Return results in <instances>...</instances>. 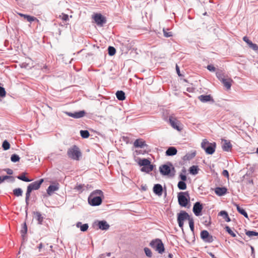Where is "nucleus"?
Listing matches in <instances>:
<instances>
[{
  "mask_svg": "<svg viewBox=\"0 0 258 258\" xmlns=\"http://www.w3.org/2000/svg\"><path fill=\"white\" fill-rule=\"evenodd\" d=\"M103 199V191L100 189H96L90 194L88 198V202L91 206H98L102 204Z\"/></svg>",
  "mask_w": 258,
  "mask_h": 258,
  "instance_id": "nucleus-1",
  "label": "nucleus"
},
{
  "mask_svg": "<svg viewBox=\"0 0 258 258\" xmlns=\"http://www.w3.org/2000/svg\"><path fill=\"white\" fill-rule=\"evenodd\" d=\"M159 171L162 175H168L171 177H173L175 173V168L170 162H168L166 164L160 166Z\"/></svg>",
  "mask_w": 258,
  "mask_h": 258,
  "instance_id": "nucleus-2",
  "label": "nucleus"
},
{
  "mask_svg": "<svg viewBox=\"0 0 258 258\" xmlns=\"http://www.w3.org/2000/svg\"><path fill=\"white\" fill-rule=\"evenodd\" d=\"M216 144L215 142L210 143L207 139L203 140L201 147L207 154L212 155L215 151Z\"/></svg>",
  "mask_w": 258,
  "mask_h": 258,
  "instance_id": "nucleus-3",
  "label": "nucleus"
},
{
  "mask_svg": "<svg viewBox=\"0 0 258 258\" xmlns=\"http://www.w3.org/2000/svg\"><path fill=\"white\" fill-rule=\"evenodd\" d=\"M179 205L182 207H186L190 201L189 194L188 191H180L177 195Z\"/></svg>",
  "mask_w": 258,
  "mask_h": 258,
  "instance_id": "nucleus-4",
  "label": "nucleus"
},
{
  "mask_svg": "<svg viewBox=\"0 0 258 258\" xmlns=\"http://www.w3.org/2000/svg\"><path fill=\"white\" fill-rule=\"evenodd\" d=\"M150 245L160 254H162L164 252V245L160 239L152 240L150 243Z\"/></svg>",
  "mask_w": 258,
  "mask_h": 258,
  "instance_id": "nucleus-5",
  "label": "nucleus"
},
{
  "mask_svg": "<svg viewBox=\"0 0 258 258\" xmlns=\"http://www.w3.org/2000/svg\"><path fill=\"white\" fill-rule=\"evenodd\" d=\"M68 156L72 159L78 160L82 156V153L79 148L76 145L68 149L67 152Z\"/></svg>",
  "mask_w": 258,
  "mask_h": 258,
  "instance_id": "nucleus-6",
  "label": "nucleus"
},
{
  "mask_svg": "<svg viewBox=\"0 0 258 258\" xmlns=\"http://www.w3.org/2000/svg\"><path fill=\"white\" fill-rule=\"evenodd\" d=\"M190 218H191L190 217L189 215L186 212L184 211H181L177 214V220L179 227L182 229H183L184 221L185 220H189V219H190Z\"/></svg>",
  "mask_w": 258,
  "mask_h": 258,
  "instance_id": "nucleus-7",
  "label": "nucleus"
},
{
  "mask_svg": "<svg viewBox=\"0 0 258 258\" xmlns=\"http://www.w3.org/2000/svg\"><path fill=\"white\" fill-rule=\"evenodd\" d=\"M201 239L205 242H212L215 237L210 235L209 232L206 230H202L200 234Z\"/></svg>",
  "mask_w": 258,
  "mask_h": 258,
  "instance_id": "nucleus-8",
  "label": "nucleus"
},
{
  "mask_svg": "<svg viewBox=\"0 0 258 258\" xmlns=\"http://www.w3.org/2000/svg\"><path fill=\"white\" fill-rule=\"evenodd\" d=\"M94 20L97 25L102 26L106 23V19L105 17L101 14H96L93 16Z\"/></svg>",
  "mask_w": 258,
  "mask_h": 258,
  "instance_id": "nucleus-9",
  "label": "nucleus"
},
{
  "mask_svg": "<svg viewBox=\"0 0 258 258\" xmlns=\"http://www.w3.org/2000/svg\"><path fill=\"white\" fill-rule=\"evenodd\" d=\"M203 209V205L200 202H197L194 205L192 211L196 216H199L202 214Z\"/></svg>",
  "mask_w": 258,
  "mask_h": 258,
  "instance_id": "nucleus-10",
  "label": "nucleus"
},
{
  "mask_svg": "<svg viewBox=\"0 0 258 258\" xmlns=\"http://www.w3.org/2000/svg\"><path fill=\"white\" fill-rule=\"evenodd\" d=\"M44 182V179L41 178L38 180L35 181L30 184H29L27 187L31 190H37L40 187L42 183Z\"/></svg>",
  "mask_w": 258,
  "mask_h": 258,
  "instance_id": "nucleus-11",
  "label": "nucleus"
},
{
  "mask_svg": "<svg viewBox=\"0 0 258 258\" xmlns=\"http://www.w3.org/2000/svg\"><path fill=\"white\" fill-rule=\"evenodd\" d=\"M174 129L177 131H180L181 128L178 125V121L177 119L172 116H170L168 120H167Z\"/></svg>",
  "mask_w": 258,
  "mask_h": 258,
  "instance_id": "nucleus-12",
  "label": "nucleus"
},
{
  "mask_svg": "<svg viewBox=\"0 0 258 258\" xmlns=\"http://www.w3.org/2000/svg\"><path fill=\"white\" fill-rule=\"evenodd\" d=\"M66 113L69 116L74 118H80L85 116L86 112L84 110H81L74 113L70 112H66Z\"/></svg>",
  "mask_w": 258,
  "mask_h": 258,
  "instance_id": "nucleus-13",
  "label": "nucleus"
},
{
  "mask_svg": "<svg viewBox=\"0 0 258 258\" xmlns=\"http://www.w3.org/2000/svg\"><path fill=\"white\" fill-rule=\"evenodd\" d=\"M222 149L223 151L226 152L230 151L232 149V145L230 141L223 139L222 140Z\"/></svg>",
  "mask_w": 258,
  "mask_h": 258,
  "instance_id": "nucleus-14",
  "label": "nucleus"
},
{
  "mask_svg": "<svg viewBox=\"0 0 258 258\" xmlns=\"http://www.w3.org/2000/svg\"><path fill=\"white\" fill-rule=\"evenodd\" d=\"M153 190L154 193L158 196H161L163 194V187L159 183L155 184L154 185Z\"/></svg>",
  "mask_w": 258,
  "mask_h": 258,
  "instance_id": "nucleus-15",
  "label": "nucleus"
},
{
  "mask_svg": "<svg viewBox=\"0 0 258 258\" xmlns=\"http://www.w3.org/2000/svg\"><path fill=\"white\" fill-rule=\"evenodd\" d=\"M27 226L26 223L25 222L23 224L22 226V229L21 230V234L22 238V240L23 242L27 241V238L26 236V234L27 233Z\"/></svg>",
  "mask_w": 258,
  "mask_h": 258,
  "instance_id": "nucleus-16",
  "label": "nucleus"
},
{
  "mask_svg": "<svg viewBox=\"0 0 258 258\" xmlns=\"http://www.w3.org/2000/svg\"><path fill=\"white\" fill-rule=\"evenodd\" d=\"M214 191L217 195L223 196L226 194L227 189L225 187H217L215 188Z\"/></svg>",
  "mask_w": 258,
  "mask_h": 258,
  "instance_id": "nucleus-17",
  "label": "nucleus"
},
{
  "mask_svg": "<svg viewBox=\"0 0 258 258\" xmlns=\"http://www.w3.org/2000/svg\"><path fill=\"white\" fill-rule=\"evenodd\" d=\"M243 40L245 41L249 46L250 48L254 51L258 50V45L255 43H253L251 41L248 39L246 36L243 37Z\"/></svg>",
  "mask_w": 258,
  "mask_h": 258,
  "instance_id": "nucleus-18",
  "label": "nucleus"
},
{
  "mask_svg": "<svg viewBox=\"0 0 258 258\" xmlns=\"http://www.w3.org/2000/svg\"><path fill=\"white\" fill-rule=\"evenodd\" d=\"M97 226L100 229L102 230H107L110 227L109 225L105 220L98 221Z\"/></svg>",
  "mask_w": 258,
  "mask_h": 258,
  "instance_id": "nucleus-19",
  "label": "nucleus"
},
{
  "mask_svg": "<svg viewBox=\"0 0 258 258\" xmlns=\"http://www.w3.org/2000/svg\"><path fill=\"white\" fill-rule=\"evenodd\" d=\"M199 99L202 102H207L209 101L214 102V99L212 98L210 95H201L198 97Z\"/></svg>",
  "mask_w": 258,
  "mask_h": 258,
  "instance_id": "nucleus-20",
  "label": "nucleus"
},
{
  "mask_svg": "<svg viewBox=\"0 0 258 258\" xmlns=\"http://www.w3.org/2000/svg\"><path fill=\"white\" fill-rule=\"evenodd\" d=\"M177 153L176 148L174 147H169L165 152V155L167 156H172L176 155Z\"/></svg>",
  "mask_w": 258,
  "mask_h": 258,
  "instance_id": "nucleus-21",
  "label": "nucleus"
},
{
  "mask_svg": "<svg viewBox=\"0 0 258 258\" xmlns=\"http://www.w3.org/2000/svg\"><path fill=\"white\" fill-rule=\"evenodd\" d=\"M134 146L135 148H142L147 146V145L142 139H137L134 143Z\"/></svg>",
  "mask_w": 258,
  "mask_h": 258,
  "instance_id": "nucleus-22",
  "label": "nucleus"
},
{
  "mask_svg": "<svg viewBox=\"0 0 258 258\" xmlns=\"http://www.w3.org/2000/svg\"><path fill=\"white\" fill-rule=\"evenodd\" d=\"M32 192V190H31L30 189H29L28 187L27 188V191L26 192V197H25V202H26V207H25V212L26 214V216H27V211L28 209V205H29V201L30 199V197L31 195V192Z\"/></svg>",
  "mask_w": 258,
  "mask_h": 258,
  "instance_id": "nucleus-23",
  "label": "nucleus"
},
{
  "mask_svg": "<svg viewBox=\"0 0 258 258\" xmlns=\"http://www.w3.org/2000/svg\"><path fill=\"white\" fill-rule=\"evenodd\" d=\"M58 188L59 187L58 185H50L46 190L47 194L49 196H51L53 193V192L57 190Z\"/></svg>",
  "mask_w": 258,
  "mask_h": 258,
  "instance_id": "nucleus-24",
  "label": "nucleus"
},
{
  "mask_svg": "<svg viewBox=\"0 0 258 258\" xmlns=\"http://www.w3.org/2000/svg\"><path fill=\"white\" fill-rule=\"evenodd\" d=\"M33 215L35 216V218L38 221V224L39 225L42 224V222L44 218L42 216L39 212H33Z\"/></svg>",
  "mask_w": 258,
  "mask_h": 258,
  "instance_id": "nucleus-25",
  "label": "nucleus"
},
{
  "mask_svg": "<svg viewBox=\"0 0 258 258\" xmlns=\"http://www.w3.org/2000/svg\"><path fill=\"white\" fill-rule=\"evenodd\" d=\"M233 82L232 80L230 78L224 79L221 82L223 84V85L226 88L227 90H229L231 88V83Z\"/></svg>",
  "mask_w": 258,
  "mask_h": 258,
  "instance_id": "nucleus-26",
  "label": "nucleus"
},
{
  "mask_svg": "<svg viewBox=\"0 0 258 258\" xmlns=\"http://www.w3.org/2000/svg\"><path fill=\"white\" fill-rule=\"evenodd\" d=\"M18 14L21 17H23L24 19H26L28 22H29L30 23L35 20H37V18L33 16H31L26 14H23L22 13H18Z\"/></svg>",
  "mask_w": 258,
  "mask_h": 258,
  "instance_id": "nucleus-27",
  "label": "nucleus"
},
{
  "mask_svg": "<svg viewBox=\"0 0 258 258\" xmlns=\"http://www.w3.org/2000/svg\"><path fill=\"white\" fill-rule=\"evenodd\" d=\"M235 205L236 207V209H237V211L240 214L243 215L246 218H248V214H247V213H246V212L245 211V210L243 208L240 207L239 206V205H238L237 204H235Z\"/></svg>",
  "mask_w": 258,
  "mask_h": 258,
  "instance_id": "nucleus-28",
  "label": "nucleus"
},
{
  "mask_svg": "<svg viewBox=\"0 0 258 258\" xmlns=\"http://www.w3.org/2000/svg\"><path fill=\"white\" fill-rule=\"evenodd\" d=\"M76 226L78 228H80L81 231L83 232L86 231L89 227L88 224H82L81 222H77L76 224Z\"/></svg>",
  "mask_w": 258,
  "mask_h": 258,
  "instance_id": "nucleus-29",
  "label": "nucleus"
},
{
  "mask_svg": "<svg viewBox=\"0 0 258 258\" xmlns=\"http://www.w3.org/2000/svg\"><path fill=\"white\" fill-rule=\"evenodd\" d=\"M219 216H221L223 217V218L227 222H229L231 221V219L230 218L228 213L225 211H221L218 214Z\"/></svg>",
  "mask_w": 258,
  "mask_h": 258,
  "instance_id": "nucleus-30",
  "label": "nucleus"
},
{
  "mask_svg": "<svg viewBox=\"0 0 258 258\" xmlns=\"http://www.w3.org/2000/svg\"><path fill=\"white\" fill-rule=\"evenodd\" d=\"M154 167V165L151 164V163L149 164V165H147L146 166L143 167L141 170L142 172H145L146 173H149L150 171L153 170Z\"/></svg>",
  "mask_w": 258,
  "mask_h": 258,
  "instance_id": "nucleus-31",
  "label": "nucleus"
},
{
  "mask_svg": "<svg viewBox=\"0 0 258 258\" xmlns=\"http://www.w3.org/2000/svg\"><path fill=\"white\" fill-rule=\"evenodd\" d=\"M116 96L120 101H123L125 99V93L123 91H117L116 93Z\"/></svg>",
  "mask_w": 258,
  "mask_h": 258,
  "instance_id": "nucleus-32",
  "label": "nucleus"
},
{
  "mask_svg": "<svg viewBox=\"0 0 258 258\" xmlns=\"http://www.w3.org/2000/svg\"><path fill=\"white\" fill-rule=\"evenodd\" d=\"M26 173L23 172L21 174L18 175L17 178L21 180H22L25 182H30L32 181V179H29L26 176Z\"/></svg>",
  "mask_w": 258,
  "mask_h": 258,
  "instance_id": "nucleus-33",
  "label": "nucleus"
},
{
  "mask_svg": "<svg viewBox=\"0 0 258 258\" xmlns=\"http://www.w3.org/2000/svg\"><path fill=\"white\" fill-rule=\"evenodd\" d=\"M150 163V161L149 159L146 158L140 159L138 162L139 165L143 167L149 165V164Z\"/></svg>",
  "mask_w": 258,
  "mask_h": 258,
  "instance_id": "nucleus-34",
  "label": "nucleus"
},
{
  "mask_svg": "<svg viewBox=\"0 0 258 258\" xmlns=\"http://www.w3.org/2000/svg\"><path fill=\"white\" fill-rule=\"evenodd\" d=\"M74 189L79 191V193H82L83 191L85 190V184L77 183L75 187H74Z\"/></svg>",
  "mask_w": 258,
  "mask_h": 258,
  "instance_id": "nucleus-35",
  "label": "nucleus"
},
{
  "mask_svg": "<svg viewBox=\"0 0 258 258\" xmlns=\"http://www.w3.org/2000/svg\"><path fill=\"white\" fill-rule=\"evenodd\" d=\"M216 75L217 78L220 80L221 82L225 79L224 73L222 71L218 70L216 73Z\"/></svg>",
  "mask_w": 258,
  "mask_h": 258,
  "instance_id": "nucleus-36",
  "label": "nucleus"
},
{
  "mask_svg": "<svg viewBox=\"0 0 258 258\" xmlns=\"http://www.w3.org/2000/svg\"><path fill=\"white\" fill-rule=\"evenodd\" d=\"M199 168L198 166L193 165L189 168V173L192 175H196L198 173Z\"/></svg>",
  "mask_w": 258,
  "mask_h": 258,
  "instance_id": "nucleus-37",
  "label": "nucleus"
},
{
  "mask_svg": "<svg viewBox=\"0 0 258 258\" xmlns=\"http://www.w3.org/2000/svg\"><path fill=\"white\" fill-rule=\"evenodd\" d=\"M177 187L180 190H185L186 189L187 186L185 181H179L178 182Z\"/></svg>",
  "mask_w": 258,
  "mask_h": 258,
  "instance_id": "nucleus-38",
  "label": "nucleus"
},
{
  "mask_svg": "<svg viewBox=\"0 0 258 258\" xmlns=\"http://www.w3.org/2000/svg\"><path fill=\"white\" fill-rule=\"evenodd\" d=\"M13 194L16 197L22 196L23 190L21 188H17L13 190Z\"/></svg>",
  "mask_w": 258,
  "mask_h": 258,
  "instance_id": "nucleus-39",
  "label": "nucleus"
},
{
  "mask_svg": "<svg viewBox=\"0 0 258 258\" xmlns=\"http://www.w3.org/2000/svg\"><path fill=\"white\" fill-rule=\"evenodd\" d=\"M80 135L84 139L88 138L90 136V133L87 130L80 131Z\"/></svg>",
  "mask_w": 258,
  "mask_h": 258,
  "instance_id": "nucleus-40",
  "label": "nucleus"
},
{
  "mask_svg": "<svg viewBox=\"0 0 258 258\" xmlns=\"http://www.w3.org/2000/svg\"><path fill=\"white\" fill-rule=\"evenodd\" d=\"M108 53L110 56L114 55L116 53L115 48L113 46H109L108 47Z\"/></svg>",
  "mask_w": 258,
  "mask_h": 258,
  "instance_id": "nucleus-41",
  "label": "nucleus"
},
{
  "mask_svg": "<svg viewBox=\"0 0 258 258\" xmlns=\"http://www.w3.org/2000/svg\"><path fill=\"white\" fill-rule=\"evenodd\" d=\"M225 229L226 231V232L229 234H230L232 237H236V234L231 229V228L228 226H226L225 227Z\"/></svg>",
  "mask_w": 258,
  "mask_h": 258,
  "instance_id": "nucleus-42",
  "label": "nucleus"
},
{
  "mask_svg": "<svg viewBox=\"0 0 258 258\" xmlns=\"http://www.w3.org/2000/svg\"><path fill=\"white\" fill-rule=\"evenodd\" d=\"M245 234L249 237L253 236H258V232L255 231H246Z\"/></svg>",
  "mask_w": 258,
  "mask_h": 258,
  "instance_id": "nucleus-43",
  "label": "nucleus"
},
{
  "mask_svg": "<svg viewBox=\"0 0 258 258\" xmlns=\"http://www.w3.org/2000/svg\"><path fill=\"white\" fill-rule=\"evenodd\" d=\"M2 148L4 150H8L10 148V144L7 140H5L2 144Z\"/></svg>",
  "mask_w": 258,
  "mask_h": 258,
  "instance_id": "nucleus-44",
  "label": "nucleus"
},
{
  "mask_svg": "<svg viewBox=\"0 0 258 258\" xmlns=\"http://www.w3.org/2000/svg\"><path fill=\"white\" fill-rule=\"evenodd\" d=\"M20 159L19 156L16 154H12L11 157V161L14 163L19 161Z\"/></svg>",
  "mask_w": 258,
  "mask_h": 258,
  "instance_id": "nucleus-45",
  "label": "nucleus"
},
{
  "mask_svg": "<svg viewBox=\"0 0 258 258\" xmlns=\"http://www.w3.org/2000/svg\"><path fill=\"white\" fill-rule=\"evenodd\" d=\"M203 224L205 225H209L211 224V217L210 216L203 217Z\"/></svg>",
  "mask_w": 258,
  "mask_h": 258,
  "instance_id": "nucleus-46",
  "label": "nucleus"
},
{
  "mask_svg": "<svg viewBox=\"0 0 258 258\" xmlns=\"http://www.w3.org/2000/svg\"><path fill=\"white\" fill-rule=\"evenodd\" d=\"M188 221H189V226L190 229L191 231L194 232V219L192 218H191L190 219H189Z\"/></svg>",
  "mask_w": 258,
  "mask_h": 258,
  "instance_id": "nucleus-47",
  "label": "nucleus"
},
{
  "mask_svg": "<svg viewBox=\"0 0 258 258\" xmlns=\"http://www.w3.org/2000/svg\"><path fill=\"white\" fill-rule=\"evenodd\" d=\"M144 251L146 255L148 257H151L152 256V253L151 250L148 247L144 248Z\"/></svg>",
  "mask_w": 258,
  "mask_h": 258,
  "instance_id": "nucleus-48",
  "label": "nucleus"
},
{
  "mask_svg": "<svg viewBox=\"0 0 258 258\" xmlns=\"http://www.w3.org/2000/svg\"><path fill=\"white\" fill-rule=\"evenodd\" d=\"M6 92L3 87L0 86V97H4L6 96Z\"/></svg>",
  "mask_w": 258,
  "mask_h": 258,
  "instance_id": "nucleus-49",
  "label": "nucleus"
},
{
  "mask_svg": "<svg viewBox=\"0 0 258 258\" xmlns=\"http://www.w3.org/2000/svg\"><path fill=\"white\" fill-rule=\"evenodd\" d=\"M207 69L210 71L212 72H214L216 71V68L213 64H209L207 67Z\"/></svg>",
  "mask_w": 258,
  "mask_h": 258,
  "instance_id": "nucleus-50",
  "label": "nucleus"
},
{
  "mask_svg": "<svg viewBox=\"0 0 258 258\" xmlns=\"http://www.w3.org/2000/svg\"><path fill=\"white\" fill-rule=\"evenodd\" d=\"M163 34L165 37H169L172 36L171 32H167L164 29H163Z\"/></svg>",
  "mask_w": 258,
  "mask_h": 258,
  "instance_id": "nucleus-51",
  "label": "nucleus"
},
{
  "mask_svg": "<svg viewBox=\"0 0 258 258\" xmlns=\"http://www.w3.org/2000/svg\"><path fill=\"white\" fill-rule=\"evenodd\" d=\"M179 178L181 179L180 181H185L187 179L186 175L182 173H180L179 175Z\"/></svg>",
  "mask_w": 258,
  "mask_h": 258,
  "instance_id": "nucleus-52",
  "label": "nucleus"
},
{
  "mask_svg": "<svg viewBox=\"0 0 258 258\" xmlns=\"http://www.w3.org/2000/svg\"><path fill=\"white\" fill-rule=\"evenodd\" d=\"M9 178L12 179V182H14L15 181V178L12 176L5 175L3 177V181Z\"/></svg>",
  "mask_w": 258,
  "mask_h": 258,
  "instance_id": "nucleus-53",
  "label": "nucleus"
},
{
  "mask_svg": "<svg viewBox=\"0 0 258 258\" xmlns=\"http://www.w3.org/2000/svg\"><path fill=\"white\" fill-rule=\"evenodd\" d=\"M222 175L227 177V178H229V172L228 171V170H224L222 172Z\"/></svg>",
  "mask_w": 258,
  "mask_h": 258,
  "instance_id": "nucleus-54",
  "label": "nucleus"
},
{
  "mask_svg": "<svg viewBox=\"0 0 258 258\" xmlns=\"http://www.w3.org/2000/svg\"><path fill=\"white\" fill-rule=\"evenodd\" d=\"M5 171L7 172V174H8L9 175H11L13 173V170L12 169H9V168L6 169Z\"/></svg>",
  "mask_w": 258,
  "mask_h": 258,
  "instance_id": "nucleus-55",
  "label": "nucleus"
},
{
  "mask_svg": "<svg viewBox=\"0 0 258 258\" xmlns=\"http://www.w3.org/2000/svg\"><path fill=\"white\" fill-rule=\"evenodd\" d=\"M176 73L178 74V75L179 76H181V75L180 74L179 68L177 64L176 65Z\"/></svg>",
  "mask_w": 258,
  "mask_h": 258,
  "instance_id": "nucleus-56",
  "label": "nucleus"
},
{
  "mask_svg": "<svg viewBox=\"0 0 258 258\" xmlns=\"http://www.w3.org/2000/svg\"><path fill=\"white\" fill-rule=\"evenodd\" d=\"M91 187H92V185L90 184L85 185V190H87L89 188H90Z\"/></svg>",
  "mask_w": 258,
  "mask_h": 258,
  "instance_id": "nucleus-57",
  "label": "nucleus"
},
{
  "mask_svg": "<svg viewBox=\"0 0 258 258\" xmlns=\"http://www.w3.org/2000/svg\"><path fill=\"white\" fill-rule=\"evenodd\" d=\"M208 254L211 256L212 258H217L215 255L211 252H208Z\"/></svg>",
  "mask_w": 258,
  "mask_h": 258,
  "instance_id": "nucleus-58",
  "label": "nucleus"
},
{
  "mask_svg": "<svg viewBox=\"0 0 258 258\" xmlns=\"http://www.w3.org/2000/svg\"><path fill=\"white\" fill-rule=\"evenodd\" d=\"M136 152L137 155H139L141 153V150H140V151L136 150Z\"/></svg>",
  "mask_w": 258,
  "mask_h": 258,
  "instance_id": "nucleus-59",
  "label": "nucleus"
},
{
  "mask_svg": "<svg viewBox=\"0 0 258 258\" xmlns=\"http://www.w3.org/2000/svg\"><path fill=\"white\" fill-rule=\"evenodd\" d=\"M42 247V243H40L39 244V246L38 247V248H39V249L40 250L41 248Z\"/></svg>",
  "mask_w": 258,
  "mask_h": 258,
  "instance_id": "nucleus-60",
  "label": "nucleus"
},
{
  "mask_svg": "<svg viewBox=\"0 0 258 258\" xmlns=\"http://www.w3.org/2000/svg\"><path fill=\"white\" fill-rule=\"evenodd\" d=\"M169 258H172L173 255L171 253H169L168 255Z\"/></svg>",
  "mask_w": 258,
  "mask_h": 258,
  "instance_id": "nucleus-61",
  "label": "nucleus"
},
{
  "mask_svg": "<svg viewBox=\"0 0 258 258\" xmlns=\"http://www.w3.org/2000/svg\"><path fill=\"white\" fill-rule=\"evenodd\" d=\"M251 253H253L254 252V248L252 246H251Z\"/></svg>",
  "mask_w": 258,
  "mask_h": 258,
  "instance_id": "nucleus-62",
  "label": "nucleus"
},
{
  "mask_svg": "<svg viewBox=\"0 0 258 258\" xmlns=\"http://www.w3.org/2000/svg\"><path fill=\"white\" fill-rule=\"evenodd\" d=\"M184 159H189V157L186 155L184 157Z\"/></svg>",
  "mask_w": 258,
  "mask_h": 258,
  "instance_id": "nucleus-63",
  "label": "nucleus"
},
{
  "mask_svg": "<svg viewBox=\"0 0 258 258\" xmlns=\"http://www.w3.org/2000/svg\"><path fill=\"white\" fill-rule=\"evenodd\" d=\"M111 255V253L110 252H108V253H106V255L107 256H110Z\"/></svg>",
  "mask_w": 258,
  "mask_h": 258,
  "instance_id": "nucleus-64",
  "label": "nucleus"
}]
</instances>
